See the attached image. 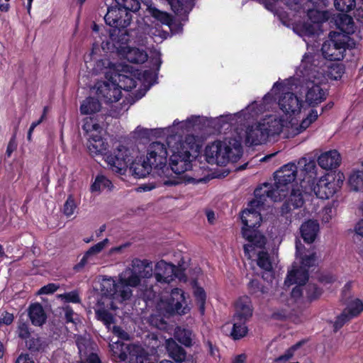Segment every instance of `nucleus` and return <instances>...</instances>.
I'll return each mask as SVG.
<instances>
[{
  "instance_id": "obj_2",
  "label": "nucleus",
  "mask_w": 363,
  "mask_h": 363,
  "mask_svg": "<svg viewBox=\"0 0 363 363\" xmlns=\"http://www.w3.org/2000/svg\"><path fill=\"white\" fill-rule=\"evenodd\" d=\"M320 62L311 54L303 56L293 81H298L301 93L305 94V104L315 106L324 101L328 96L325 84L328 78L337 79L340 77L338 65H327L328 71L319 66Z\"/></svg>"
},
{
  "instance_id": "obj_4",
  "label": "nucleus",
  "mask_w": 363,
  "mask_h": 363,
  "mask_svg": "<svg viewBox=\"0 0 363 363\" xmlns=\"http://www.w3.org/2000/svg\"><path fill=\"white\" fill-rule=\"evenodd\" d=\"M153 276L152 263L147 259L134 258L130 265L118 275L116 281L111 277L102 280V290L119 301L129 299L133 295L131 288L142 284L143 280Z\"/></svg>"
},
{
  "instance_id": "obj_64",
  "label": "nucleus",
  "mask_w": 363,
  "mask_h": 363,
  "mask_svg": "<svg viewBox=\"0 0 363 363\" xmlns=\"http://www.w3.org/2000/svg\"><path fill=\"white\" fill-rule=\"evenodd\" d=\"M153 54H154V57H154V59L155 60V64H157L158 66H160L161 62H161V59H160L161 53L159 51L155 50L153 52Z\"/></svg>"
},
{
  "instance_id": "obj_36",
  "label": "nucleus",
  "mask_w": 363,
  "mask_h": 363,
  "mask_svg": "<svg viewBox=\"0 0 363 363\" xmlns=\"http://www.w3.org/2000/svg\"><path fill=\"white\" fill-rule=\"evenodd\" d=\"M336 25L341 33L347 36L354 32V23L352 18L348 15H339L336 19Z\"/></svg>"
},
{
  "instance_id": "obj_1",
  "label": "nucleus",
  "mask_w": 363,
  "mask_h": 363,
  "mask_svg": "<svg viewBox=\"0 0 363 363\" xmlns=\"http://www.w3.org/2000/svg\"><path fill=\"white\" fill-rule=\"evenodd\" d=\"M298 88V85L294 83L293 79H289L284 82H276L270 91L263 98L262 101H253L245 109L234 114H225L218 118L217 123L224 122L233 123L250 122L257 120L259 116L266 110L271 108L274 101L279 106L283 113V116L277 115L278 120L284 123V130H287L289 134L296 135L306 130L318 118L317 110L311 108L306 116L298 122L300 114L305 110L306 105L302 99L291 91L293 86Z\"/></svg>"
},
{
  "instance_id": "obj_25",
  "label": "nucleus",
  "mask_w": 363,
  "mask_h": 363,
  "mask_svg": "<svg viewBox=\"0 0 363 363\" xmlns=\"http://www.w3.org/2000/svg\"><path fill=\"white\" fill-rule=\"evenodd\" d=\"M253 308L250 297L247 296L240 297L235 305V314L233 315L235 320H249L252 317Z\"/></svg>"
},
{
  "instance_id": "obj_30",
  "label": "nucleus",
  "mask_w": 363,
  "mask_h": 363,
  "mask_svg": "<svg viewBox=\"0 0 363 363\" xmlns=\"http://www.w3.org/2000/svg\"><path fill=\"white\" fill-rule=\"evenodd\" d=\"M165 347L169 357L175 362H182L185 359L186 352L172 338L165 340Z\"/></svg>"
},
{
  "instance_id": "obj_41",
  "label": "nucleus",
  "mask_w": 363,
  "mask_h": 363,
  "mask_svg": "<svg viewBox=\"0 0 363 363\" xmlns=\"http://www.w3.org/2000/svg\"><path fill=\"white\" fill-rule=\"evenodd\" d=\"M349 184L354 191H358L363 186V171H353L349 177Z\"/></svg>"
},
{
  "instance_id": "obj_56",
  "label": "nucleus",
  "mask_w": 363,
  "mask_h": 363,
  "mask_svg": "<svg viewBox=\"0 0 363 363\" xmlns=\"http://www.w3.org/2000/svg\"><path fill=\"white\" fill-rule=\"evenodd\" d=\"M354 232L356 235L363 238V218L357 222L354 227Z\"/></svg>"
},
{
  "instance_id": "obj_57",
  "label": "nucleus",
  "mask_w": 363,
  "mask_h": 363,
  "mask_svg": "<svg viewBox=\"0 0 363 363\" xmlns=\"http://www.w3.org/2000/svg\"><path fill=\"white\" fill-rule=\"evenodd\" d=\"M16 363H34L28 354H21L16 359Z\"/></svg>"
},
{
  "instance_id": "obj_21",
  "label": "nucleus",
  "mask_w": 363,
  "mask_h": 363,
  "mask_svg": "<svg viewBox=\"0 0 363 363\" xmlns=\"http://www.w3.org/2000/svg\"><path fill=\"white\" fill-rule=\"evenodd\" d=\"M132 15L122 8H120L115 2V5L108 9L104 16L106 24L114 28H125L130 23Z\"/></svg>"
},
{
  "instance_id": "obj_16",
  "label": "nucleus",
  "mask_w": 363,
  "mask_h": 363,
  "mask_svg": "<svg viewBox=\"0 0 363 363\" xmlns=\"http://www.w3.org/2000/svg\"><path fill=\"white\" fill-rule=\"evenodd\" d=\"M349 40V36L340 32H331L329 39L324 42L322 46L323 57L330 61L342 60L348 47Z\"/></svg>"
},
{
  "instance_id": "obj_62",
  "label": "nucleus",
  "mask_w": 363,
  "mask_h": 363,
  "mask_svg": "<svg viewBox=\"0 0 363 363\" xmlns=\"http://www.w3.org/2000/svg\"><path fill=\"white\" fill-rule=\"evenodd\" d=\"M246 360V355L245 354H241L235 357L233 361V363H245Z\"/></svg>"
},
{
  "instance_id": "obj_7",
  "label": "nucleus",
  "mask_w": 363,
  "mask_h": 363,
  "mask_svg": "<svg viewBox=\"0 0 363 363\" xmlns=\"http://www.w3.org/2000/svg\"><path fill=\"white\" fill-rule=\"evenodd\" d=\"M255 199L249 203L248 208L242 212L240 216L243 224L242 235L248 241V243L244 246L245 255L249 257H252L251 252L254 250L253 245L262 247L266 243L265 238L255 228L260 225L262 220L260 211L267 197L264 194L261 197H257L255 194Z\"/></svg>"
},
{
  "instance_id": "obj_42",
  "label": "nucleus",
  "mask_w": 363,
  "mask_h": 363,
  "mask_svg": "<svg viewBox=\"0 0 363 363\" xmlns=\"http://www.w3.org/2000/svg\"><path fill=\"white\" fill-rule=\"evenodd\" d=\"M335 9L342 12H349L355 6V0H335Z\"/></svg>"
},
{
  "instance_id": "obj_9",
  "label": "nucleus",
  "mask_w": 363,
  "mask_h": 363,
  "mask_svg": "<svg viewBox=\"0 0 363 363\" xmlns=\"http://www.w3.org/2000/svg\"><path fill=\"white\" fill-rule=\"evenodd\" d=\"M276 114L266 115L260 120L248 124L244 133L236 132L237 139L241 136L247 145H259L266 143L271 137L279 135L284 131V123Z\"/></svg>"
},
{
  "instance_id": "obj_58",
  "label": "nucleus",
  "mask_w": 363,
  "mask_h": 363,
  "mask_svg": "<svg viewBox=\"0 0 363 363\" xmlns=\"http://www.w3.org/2000/svg\"><path fill=\"white\" fill-rule=\"evenodd\" d=\"M74 315V313L71 308H67L65 309V318L67 322L75 323V321L73 318Z\"/></svg>"
},
{
  "instance_id": "obj_48",
  "label": "nucleus",
  "mask_w": 363,
  "mask_h": 363,
  "mask_svg": "<svg viewBox=\"0 0 363 363\" xmlns=\"http://www.w3.org/2000/svg\"><path fill=\"white\" fill-rule=\"evenodd\" d=\"M300 343H298L293 347H291L289 350H288L283 355H281L278 358L275 359V362L277 363H281L284 362H286L290 359L293 355L294 351L300 346Z\"/></svg>"
},
{
  "instance_id": "obj_49",
  "label": "nucleus",
  "mask_w": 363,
  "mask_h": 363,
  "mask_svg": "<svg viewBox=\"0 0 363 363\" xmlns=\"http://www.w3.org/2000/svg\"><path fill=\"white\" fill-rule=\"evenodd\" d=\"M17 333L19 337L23 340H26L30 336V332L28 325L27 323L23 322H19L17 329Z\"/></svg>"
},
{
  "instance_id": "obj_17",
  "label": "nucleus",
  "mask_w": 363,
  "mask_h": 363,
  "mask_svg": "<svg viewBox=\"0 0 363 363\" xmlns=\"http://www.w3.org/2000/svg\"><path fill=\"white\" fill-rule=\"evenodd\" d=\"M134 153L133 149L119 145L114 150L113 155H105L104 161L107 163L110 170L123 174L126 172L128 164L134 158Z\"/></svg>"
},
{
  "instance_id": "obj_35",
  "label": "nucleus",
  "mask_w": 363,
  "mask_h": 363,
  "mask_svg": "<svg viewBox=\"0 0 363 363\" xmlns=\"http://www.w3.org/2000/svg\"><path fill=\"white\" fill-rule=\"evenodd\" d=\"M28 315L34 325L40 326L46 320V315L40 303H33L29 307Z\"/></svg>"
},
{
  "instance_id": "obj_3",
  "label": "nucleus",
  "mask_w": 363,
  "mask_h": 363,
  "mask_svg": "<svg viewBox=\"0 0 363 363\" xmlns=\"http://www.w3.org/2000/svg\"><path fill=\"white\" fill-rule=\"evenodd\" d=\"M299 172L301 180L306 176L304 172L301 171L299 164L289 162L282 166L275 172V183L273 186L264 184L263 186L255 191V195L263 196V194L272 201H278L289 196L286 204L282 208V213H286L291 208H298L302 206L304 202L303 190L300 184H294L297 174Z\"/></svg>"
},
{
  "instance_id": "obj_51",
  "label": "nucleus",
  "mask_w": 363,
  "mask_h": 363,
  "mask_svg": "<svg viewBox=\"0 0 363 363\" xmlns=\"http://www.w3.org/2000/svg\"><path fill=\"white\" fill-rule=\"evenodd\" d=\"M111 332L115 335H116L117 337H118L119 338L122 339V340H127L129 339V335L128 333H126L124 330H123L122 328H121L119 326H116V325H113V327H111Z\"/></svg>"
},
{
  "instance_id": "obj_6",
  "label": "nucleus",
  "mask_w": 363,
  "mask_h": 363,
  "mask_svg": "<svg viewBox=\"0 0 363 363\" xmlns=\"http://www.w3.org/2000/svg\"><path fill=\"white\" fill-rule=\"evenodd\" d=\"M298 164L301 171L306 174L300 182L303 197L311 193H314L318 198L321 199H328L333 196L337 189L333 174H325L315 184V179L317 176L315 162L312 160L302 157L298 160Z\"/></svg>"
},
{
  "instance_id": "obj_22",
  "label": "nucleus",
  "mask_w": 363,
  "mask_h": 363,
  "mask_svg": "<svg viewBox=\"0 0 363 363\" xmlns=\"http://www.w3.org/2000/svg\"><path fill=\"white\" fill-rule=\"evenodd\" d=\"M176 269L175 265L162 259L155 264L153 275L157 283L169 284L177 277Z\"/></svg>"
},
{
  "instance_id": "obj_12",
  "label": "nucleus",
  "mask_w": 363,
  "mask_h": 363,
  "mask_svg": "<svg viewBox=\"0 0 363 363\" xmlns=\"http://www.w3.org/2000/svg\"><path fill=\"white\" fill-rule=\"evenodd\" d=\"M328 0H306L304 1L303 12H307V16L310 23H296L294 26V30L298 35L304 38L310 37L319 30V24L326 21L329 18V13L321 11L320 9L326 6ZM299 4V10L302 9ZM298 12H300L298 11Z\"/></svg>"
},
{
  "instance_id": "obj_40",
  "label": "nucleus",
  "mask_w": 363,
  "mask_h": 363,
  "mask_svg": "<svg viewBox=\"0 0 363 363\" xmlns=\"http://www.w3.org/2000/svg\"><path fill=\"white\" fill-rule=\"evenodd\" d=\"M233 328L230 335L234 340H238L245 337L247 333L246 322L247 320H235L233 318Z\"/></svg>"
},
{
  "instance_id": "obj_18",
  "label": "nucleus",
  "mask_w": 363,
  "mask_h": 363,
  "mask_svg": "<svg viewBox=\"0 0 363 363\" xmlns=\"http://www.w3.org/2000/svg\"><path fill=\"white\" fill-rule=\"evenodd\" d=\"M168 152L166 145L160 142L151 143L146 149L145 160L152 169L161 171L162 175L165 172H169L167 166Z\"/></svg>"
},
{
  "instance_id": "obj_14",
  "label": "nucleus",
  "mask_w": 363,
  "mask_h": 363,
  "mask_svg": "<svg viewBox=\"0 0 363 363\" xmlns=\"http://www.w3.org/2000/svg\"><path fill=\"white\" fill-rule=\"evenodd\" d=\"M296 259L299 261L301 266H298L296 262L293 264L284 281L285 286L289 287L294 284L299 286L304 284L308 278L306 268L314 266L318 257L313 250L306 251L301 245L296 244Z\"/></svg>"
},
{
  "instance_id": "obj_23",
  "label": "nucleus",
  "mask_w": 363,
  "mask_h": 363,
  "mask_svg": "<svg viewBox=\"0 0 363 363\" xmlns=\"http://www.w3.org/2000/svg\"><path fill=\"white\" fill-rule=\"evenodd\" d=\"M199 117L191 116L184 121H174L172 126L167 128V133L169 135L167 140L172 139V144H177L181 141L177 135L184 132H189L198 124Z\"/></svg>"
},
{
  "instance_id": "obj_8",
  "label": "nucleus",
  "mask_w": 363,
  "mask_h": 363,
  "mask_svg": "<svg viewBox=\"0 0 363 363\" xmlns=\"http://www.w3.org/2000/svg\"><path fill=\"white\" fill-rule=\"evenodd\" d=\"M144 5L147 6V11L151 16L156 21L160 22L162 25L167 26L170 30H172V18L171 16L167 12L158 10L153 6L147 1L141 0ZM172 11L181 17L182 20H184L187 14L191 11L193 8L192 0H188L184 2L182 0H167ZM115 2L120 7L128 11L129 13L138 11L140 8V3L139 0H115Z\"/></svg>"
},
{
  "instance_id": "obj_5",
  "label": "nucleus",
  "mask_w": 363,
  "mask_h": 363,
  "mask_svg": "<svg viewBox=\"0 0 363 363\" xmlns=\"http://www.w3.org/2000/svg\"><path fill=\"white\" fill-rule=\"evenodd\" d=\"M167 145L172 152L170 169L169 172H165L162 182L164 186H175L184 181L186 177L179 175L191 168L192 160L199 154L200 145L195 136L189 135L177 144H172V139H169Z\"/></svg>"
},
{
  "instance_id": "obj_31",
  "label": "nucleus",
  "mask_w": 363,
  "mask_h": 363,
  "mask_svg": "<svg viewBox=\"0 0 363 363\" xmlns=\"http://www.w3.org/2000/svg\"><path fill=\"white\" fill-rule=\"evenodd\" d=\"M301 233L303 239L308 243L313 242L319 230V225L315 220H308L301 227Z\"/></svg>"
},
{
  "instance_id": "obj_27",
  "label": "nucleus",
  "mask_w": 363,
  "mask_h": 363,
  "mask_svg": "<svg viewBox=\"0 0 363 363\" xmlns=\"http://www.w3.org/2000/svg\"><path fill=\"white\" fill-rule=\"evenodd\" d=\"M123 65L127 68L125 71H116L114 77L117 79V83L119 84L121 90L124 89L129 91L135 87L138 84V82H140V80L139 79H135L132 77L129 66L123 64Z\"/></svg>"
},
{
  "instance_id": "obj_38",
  "label": "nucleus",
  "mask_w": 363,
  "mask_h": 363,
  "mask_svg": "<svg viewBox=\"0 0 363 363\" xmlns=\"http://www.w3.org/2000/svg\"><path fill=\"white\" fill-rule=\"evenodd\" d=\"M343 311L352 319L363 311V301L357 298H351Z\"/></svg>"
},
{
  "instance_id": "obj_60",
  "label": "nucleus",
  "mask_w": 363,
  "mask_h": 363,
  "mask_svg": "<svg viewBox=\"0 0 363 363\" xmlns=\"http://www.w3.org/2000/svg\"><path fill=\"white\" fill-rule=\"evenodd\" d=\"M16 145L15 141L11 140L9 142V143L7 146V149H6V154L9 157L11 156V153L16 150Z\"/></svg>"
},
{
  "instance_id": "obj_39",
  "label": "nucleus",
  "mask_w": 363,
  "mask_h": 363,
  "mask_svg": "<svg viewBox=\"0 0 363 363\" xmlns=\"http://www.w3.org/2000/svg\"><path fill=\"white\" fill-rule=\"evenodd\" d=\"M101 109V104L98 99L93 97H88L81 104L80 111L82 114H93Z\"/></svg>"
},
{
  "instance_id": "obj_50",
  "label": "nucleus",
  "mask_w": 363,
  "mask_h": 363,
  "mask_svg": "<svg viewBox=\"0 0 363 363\" xmlns=\"http://www.w3.org/2000/svg\"><path fill=\"white\" fill-rule=\"evenodd\" d=\"M321 294L322 291L315 285L308 284L307 286V295L311 300L317 298L320 296Z\"/></svg>"
},
{
  "instance_id": "obj_46",
  "label": "nucleus",
  "mask_w": 363,
  "mask_h": 363,
  "mask_svg": "<svg viewBox=\"0 0 363 363\" xmlns=\"http://www.w3.org/2000/svg\"><path fill=\"white\" fill-rule=\"evenodd\" d=\"M249 290L252 294L260 292L262 294H269V289L267 287L260 286L257 280H252L248 284Z\"/></svg>"
},
{
  "instance_id": "obj_54",
  "label": "nucleus",
  "mask_w": 363,
  "mask_h": 363,
  "mask_svg": "<svg viewBox=\"0 0 363 363\" xmlns=\"http://www.w3.org/2000/svg\"><path fill=\"white\" fill-rule=\"evenodd\" d=\"M58 289V286L55 284H49L46 286H44L39 290L40 294H49L54 293Z\"/></svg>"
},
{
  "instance_id": "obj_53",
  "label": "nucleus",
  "mask_w": 363,
  "mask_h": 363,
  "mask_svg": "<svg viewBox=\"0 0 363 363\" xmlns=\"http://www.w3.org/2000/svg\"><path fill=\"white\" fill-rule=\"evenodd\" d=\"M13 315L8 312H4L0 316V327L3 325H11L13 321Z\"/></svg>"
},
{
  "instance_id": "obj_43",
  "label": "nucleus",
  "mask_w": 363,
  "mask_h": 363,
  "mask_svg": "<svg viewBox=\"0 0 363 363\" xmlns=\"http://www.w3.org/2000/svg\"><path fill=\"white\" fill-rule=\"evenodd\" d=\"M77 203L72 196H69L64 205L63 212L67 217L74 215L77 209Z\"/></svg>"
},
{
  "instance_id": "obj_10",
  "label": "nucleus",
  "mask_w": 363,
  "mask_h": 363,
  "mask_svg": "<svg viewBox=\"0 0 363 363\" xmlns=\"http://www.w3.org/2000/svg\"><path fill=\"white\" fill-rule=\"evenodd\" d=\"M204 155L207 162L211 164L225 166L235 162L242 155L241 136L239 139L233 137L216 140L206 147Z\"/></svg>"
},
{
  "instance_id": "obj_37",
  "label": "nucleus",
  "mask_w": 363,
  "mask_h": 363,
  "mask_svg": "<svg viewBox=\"0 0 363 363\" xmlns=\"http://www.w3.org/2000/svg\"><path fill=\"white\" fill-rule=\"evenodd\" d=\"M174 337L186 347H191L194 344V335L191 330L177 327L174 332Z\"/></svg>"
},
{
  "instance_id": "obj_34",
  "label": "nucleus",
  "mask_w": 363,
  "mask_h": 363,
  "mask_svg": "<svg viewBox=\"0 0 363 363\" xmlns=\"http://www.w3.org/2000/svg\"><path fill=\"white\" fill-rule=\"evenodd\" d=\"M113 187L111 181L104 174H98L92 184L90 190L92 193L99 194L104 191H111Z\"/></svg>"
},
{
  "instance_id": "obj_47",
  "label": "nucleus",
  "mask_w": 363,
  "mask_h": 363,
  "mask_svg": "<svg viewBox=\"0 0 363 363\" xmlns=\"http://www.w3.org/2000/svg\"><path fill=\"white\" fill-rule=\"evenodd\" d=\"M348 315L343 311L340 315H338L334 322V329L337 330L341 328L347 322L351 320Z\"/></svg>"
},
{
  "instance_id": "obj_15",
  "label": "nucleus",
  "mask_w": 363,
  "mask_h": 363,
  "mask_svg": "<svg viewBox=\"0 0 363 363\" xmlns=\"http://www.w3.org/2000/svg\"><path fill=\"white\" fill-rule=\"evenodd\" d=\"M83 129L89 135L87 148L92 156L108 155V145L101 137L103 128L94 122L92 118H86Z\"/></svg>"
},
{
  "instance_id": "obj_13",
  "label": "nucleus",
  "mask_w": 363,
  "mask_h": 363,
  "mask_svg": "<svg viewBox=\"0 0 363 363\" xmlns=\"http://www.w3.org/2000/svg\"><path fill=\"white\" fill-rule=\"evenodd\" d=\"M106 46L108 50L116 52L118 56L132 63H143L147 60V54L144 50L129 45L128 35L125 30L111 33Z\"/></svg>"
},
{
  "instance_id": "obj_44",
  "label": "nucleus",
  "mask_w": 363,
  "mask_h": 363,
  "mask_svg": "<svg viewBox=\"0 0 363 363\" xmlns=\"http://www.w3.org/2000/svg\"><path fill=\"white\" fill-rule=\"evenodd\" d=\"M194 294L196 300L199 303V308L201 313L203 314L204 313V304L206 301L205 291L202 288L196 286L194 289Z\"/></svg>"
},
{
  "instance_id": "obj_26",
  "label": "nucleus",
  "mask_w": 363,
  "mask_h": 363,
  "mask_svg": "<svg viewBox=\"0 0 363 363\" xmlns=\"http://www.w3.org/2000/svg\"><path fill=\"white\" fill-rule=\"evenodd\" d=\"M110 243L108 238L94 245L84 253L77 267H83L86 264L96 263L97 255L101 253Z\"/></svg>"
},
{
  "instance_id": "obj_19",
  "label": "nucleus",
  "mask_w": 363,
  "mask_h": 363,
  "mask_svg": "<svg viewBox=\"0 0 363 363\" xmlns=\"http://www.w3.org/2000/svg\"><path fill=\"white\" fill-rule=\"evenodd\" d=\"M101 285L102 286V284ZM101 289L102 297L99 301L95 311L97 319L103 322L107 329L110 330L111 325L114 323V318L108 308L116 309L117 308L116 303H121L123 301L117 300L111 294H106Z\"/></svg>"
},
{
  "instance_id": "obj_29",
  "label": "nucleus",
  "mask_w": 363,
  "mask_h": 363,
  "mask_svg": "<svg viewBox=\"0 0 363 363\" xmlns=\"http://www.w3.org/2000/svg\"><path fill=\"white\" fill-rule=\"evenodd\" d=\"M128 166L132 174L138 178L146 177L152 169L145 158L142 160V157L136 158L134 160L133 159Z\"/></svg>"
},
{
  "instance_id": "obj_28",
  "label": "nucleus",
  "mask_w": 363,
  "mask_h": 363,
  "mask_svg": "<svg viewBox=\"0 0 363 363\" xmlns=\"http://www.w3.org/2000/svg\"><path fill=\"white\" fill-rule=\"evenodd\" d=\"M318 164L325 169H332L340 166L341 157L337 150H330L321 154L318 159Z\"/></svg>"
},
{
  "instance_id": "obj_11",
  "label": "nucleus",
  "mask_w": 363,
  "mask_h": 363,
  "mask_svg": "<svg viewBox=\"0 0 363 363\" xmlns=\"http://www.w3.org/2000/svg\"><path fill=\"white\" fill-rule=\"evenodd\" d=\"M155 308L158 313V316L162 317L159 318L157 315H152L150 317V323L160 330L166 328L167 323L164 320V317L173 313L184 315L190 311V307L185 293L178 288L172 290L169 299L157 298Z\"/></svg>"
},
{
  "instance_id": "obj_32",
  "label": "nucleus",
  "mask_w": 363,
  "mask_h": 363,
  "mask_svg": "<svg viewBox=\"0 0 363 363\" xmlns=\"http://www.w3.org/2000/svg\"><path fill=\"white\" fill-rule=\"evenodd\" d=\"M254 250L251 252L252 257H249L247 255L245 256L248 259H252L255 255L257 256V265L262 269L267 272H271L272 269V264L269 257L268 253L264 251H259V249H262L264 246L259 247L253 245Z\"/></svg>"
},
{
  "instance_id": "obj_45",
  "label": "nucleus",
  "mask_w": 363,
  "mask_h": 363,
  "mask_svg": "<svg viewBox=\"0 0 363 363\" xmlns=\"http://www.w3.org/2000/svg\"><path fill=\"white\" fill-rule=\"evenodd\" d=\"M160 179L158 182L155 183V182H148V183H146V184H141L140 185L138 188H137V191H140V192H142V191H150L161 185H164L162 180V177H164V175H162V174H160Z\"/></svg>"
},
{
  "instance_id": "obj_61",
  "label": "nucleus",
  "mask_w": 363,
  "mask_h": 363,
  "mask_svg": "<svg viewBox=\"0 0 363 363\" xmlns=\"http://www.w3.org/2000/svg\"><path fill=\"white\" fill-rule=\"evenodd\" d=\"M302 292L300 286H296L293 289L291 292V296L296 298L301 296Z\"/></svg>"
},
{
  "instance_id": "obj_52",
  "label": "nucleus",
  "mask_w": 363,
  "mask_h": 363,
  "mask_svg": "<svg viewBox=\"0 0 363 363\" xmlns=\"http://www.w3.org/2000/svg\"><path fill=\"white\" fill-rule=\"evenodd\" d=\"M60 297L67 302L78 303L79 301L78 294L75 291L60 295Z\"/></svg>"
},
{
  "instance_id": "obj_20",
  "label": "nucleus",
  "mask_w": 363,
  "mask_h": 363,
  "mask_svg": "<svg viewBox=\"0 0 363 363\" xmlns=\"http://www.w3.org/2000/svg\"><path fill=\"white\" fill-rule=\"evenodd\" d=\"M95 89L98 97L107 104L117 102L122 95L117 79L114 76L112 79L97 82Z\"/></svg>"
},
{
  "instance_id": "obj_55",
  "label": "nucleus",
  "mask_w": 363,
  "mask_h": 363,
  "mask_svg": "<svg viewBox=\"0 0 363 363\" xmlns=\"http://www.w3.org/2000/svg\"><path fill=\"white\" fill-rule=\"evenodd\" d=\"M129 246V244L128 243H125V244H123V245H121L120 246H117V247H111L108 252V255H115V254H121L123 250L128 247Z\"/></svg>"
},
{
  "instance_id": "obj_24",
  "label": "nucleus",
  "mask_w": 363,
  "mask_h": 363,
  "mask_svg": "<svg viewBox=\"0 0 363 363\" xmlns=\"http://www.w3.org/2000/svg\"><path fill=\"white\" fill-rule=\"evenodd\" d=\"M127 67L123 64H115L111 62L108 59H103L96 61L91 68V74L94 75L104 74L105 79H112L116 71H125Z\"/></svg>"
},
{
  "instance_id": "obj_63",
  "label": "nucleus",
  "mask_w": 363,
  "mask_h": 363,
  "mask_svg": "<svg viewBox=\"0 0 363 363\" xmlns=\"http://www.w3.org/2000/svg\"><path fill=\"white\" fill-rule=\"evenodd\" d=\"M355 18L360 22H363V9H358L354 14Z\"/></svg>"
},
{
  "instance_id": "obj_59",
  "label": "nucleus",
  "mask_w": 363,
  "mask_h": 363,
  "mask_svg": "<svg viewBox=\"0 0 363 363\" xmlns=\"http://www.w3.org/2000/svg\"><path fill=\"white\" fill-rule=\"evenodd\" d=\"M46 111H47V108L45 107L44 108L43 114L41 116V118L38 121L32 123V124L30 125V132H33L34 130V129L35 128V127L38 126L40 123H42V121L44 120V118L45 117Z\"/></svg>"
},
{
  "instance_id": "obj_33",
  "label": "nucleus",
  "mask_w": 363,
  "mask_h": 363,
  "mask_svg": "<svg viewBox=\"0 0 363 363\" xmlns=\"http://www.w3.org/2000/svg\"><path fill=\"white\" fill-rule=\"evenodd\" d=\"M140 30L151 37L155 43H160L166 39L169 33L161 29V26L155 25V26L145 24L140 26Z\"/></svg>"
}]
</instances>
